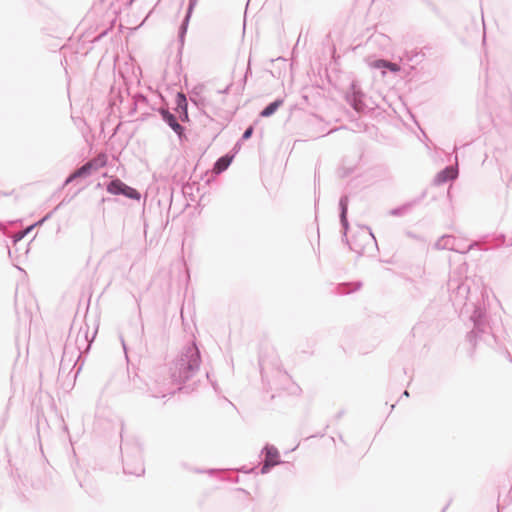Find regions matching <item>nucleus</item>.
Instances as JSON below:
<instances>
[{"instance_id":"obj_4","label":"nucleus","mask_w":512,"mask_h":512,"mask_svg":"<svg viewBox=\"0 0 512 512\" xmlns=\"http://www.w3.org/2000/svg\"><path fill=\"white\" fill-rule=\"evenodd\" d=\"M92 171H96L107 164V157L105 154H100L94 159L87 162Z\"/></svg>"},{"instance_id":"obj_3","label":"nucleus","mask_w":512,"mask_h":512,"mask_svg":"<svg viewBox=\"0 0 512 512\" xmlns=\"http://www.w3.org/2000/svg\"><path fill=\"white\" fill-rule=\"evenodd\" d=\"M232 160H233V156H228V155L219 158L213 167V172L215 174L222 173L229 167Z\"/></svg>"},{"instance_id":"obj_10","label":"nucleus","mask_w":512,"mask_h":512,"mask_svg":"<svg viewBox=\"0 0 512 512\" xmlns=\"http://www.w3.org/2000/svg\"><path fill=\"white\" fill-rule=\"evenodd\" d=\"M252 133H253V127H252V126H250V127H249L245 132H244V134H243V139H245V140L249 139V138L251 137Z\"/></svg>"},{"instance_id":"obj_7","label":"nucleus","mask_w":512,"mask_h":512,"mask_svg":"<svg viewBox=\"0 0 512 512\" xmlns=\"http://www.w3.org/2000/svg\"><path fill=\"white\" fill-rule=\"evenodd\" d=\"M282 105V100H276L273 103L269 104L262 112V117H268L272 115L280 106Z\"/></svg>"},{"instance_id":"obj_5","label":"nucleus","mask_w":512,"mask_h":512,"mask_svg":"<svg viewBox=\"0 0 512 512\" xmlns=\"http://www.w3.org/2000/svg\"><path fill=\"white\" fill-rule=\"evenodd\" d=\"M92 172L90 166L86 163L81 168L77 169L74 173H72L69 178L67 179V183L71 182L72 180L79 178V177H86L90 175Z\"/></svg>"},{"instance_id":"obj_6","label":"nucleus","mask_w":512,"mask_h":512,"mask_svg":"<svg viewBox=\"0 0 512 512\" xmlns=\"http://www.w3.org/2000/svg\"><path fill=\"white\" fill-rule=\"evenodd\" d=\"M373 66L376 68H388L390 71L393 72H398L400 70V67L397 64L388 62L386 60H377L374 62Z\"/></svg>"},{"instance_id":"obj_8","label":"nucleus","mask_w":512,"mask_h":512,"mask_svg":"<svg viewBox=\"0 0 512 512\" xmlns=\"http://www.w3.org/2000/svg\"><path fill=\"white\" fill-rule=\"evenodd\" d=\"M441 180H452L457 177V170L453 167L446 168L441 174H440Z\"/></svg>"},{"instance_id":"obj_2","label":"nucleus","mask_w":512,"mask_h":512,"mask_svg":"<svg viewBox=\"0 0 512 512\" xmlns=\"http://www.w3.org/2000/svg\"><path fill=\"white\" fill-rule=\"evenodd\" d=\"M163 120L179 135L182 136L184 129L177 122L176 117L167 110H161Z\"/></svg>"},{"instance_id":"obj_11","label":"nucleus","mask_w":512,"mask_h":512,"mask_svg":"<svg viewBox=\"0 0 512 512\" xmlns=\"http://www.w3.org/2000/svg\"><path fill=\"white\" fill-rule=\"evenodd\" d=\"M179 97H181L185 101V97L182 94H179Z\"/></svg>"},{"instance_id":"obj_1","label":"nucleus","mask_w":512,"mask_h":512,"mask_svg":"<svg viewBox=\"0 0 512 512\" xmlns=\"http://www.w3.org/2000/svg\"><path fill=\"white\" fill-rule=\"evenodd\" d=\"M107 191L110 194H114V195H118V194L125 195L126 197H128L130 199H136V200L140 199V194L136 189L126 185L119 179H115V180L111 181L107 186Z\"/></svg>"},{"instance_id":"obj_9","label":"nucleus","mask_w":512,"mask_h":512,"mask_svg":"<svg viewBox=\"0 0 512 512\" xmlns=\"http://www.w3.org/2000/svg\"><path fill=\"white\" fill-rule=\"evenodd\" d=\"M274 464H276V461H274V457H272L271 453L269 452V453L267 454V460H266V463H265V465H264V467H263V470H264L266 467H268L269 465H274Z\"/></svg>"}]
</instances>
